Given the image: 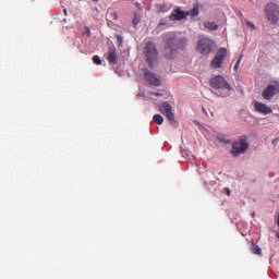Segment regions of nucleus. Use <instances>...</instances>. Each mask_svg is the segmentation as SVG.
Listing matches in <instances>:
<instances>
[{
	"mask_svg": "<svg viewBox=\"0 0 279 279\" xmlns=\"http://www.w3.org/2000/svg\"><path fill=\"white\" fill-rule=\"evenodd\" d=\"M107 61L109 64H118L119 58L117 57V48L111 46L108 50Z\"/></svg>",
	"mask_w": 279,
	"mask_h": 279,
	"instance_id": "f8f14e48",
	"label": "nucleus"
},
{
	"mask_svg": "<svg viewBox=\"0 0 279 279\" xmlns=\"http://www.w3.org/2000/svg\"><path fill=\"white\" fill-rule=\"evenodd\" d=\"M107 19L109 21H117V19H119V14L114 10L108 11L107 12Z\"/></svg>",
	"mask_w": 279,
	"mask_h": 279,
	"instance_id": "dca6fc26",
	"label": "nucleus"
},
{
	"mask_svg": "<svg viewBox=\"0 0 279 279\" xmlns=\"http://www.w3.org/2000/svg\"><path fill=\"white\" fill-rule=\"evenodd\" d=\"M150 95H154L155 97H161L162 94H160V93H150Z\"/></svg>",
	"mask_w": 279,
	"mask_h": 279,
	"instance_id": "393cba45",
	"label": "nucleus"
},
{
	"mask_svg": "<svg viewBox=\"0 0 279 279\" xmlns=\"http://www.w3.org/2000/svg\"><path fill=\"white\" fill-rule=\"evenodd\" d=\"M143 53L150 69H154V66L158 64V50L156 49V44L147 41L144 46Z\"/></svg>",
	"mask_w": 279,
	"mask_h": 279,
	"instance_id": "f03ea898",
	"label": "nucleus"
},
{
	"mask_svg": "<svg viewBox=\"0 0 279 279\" xmlns=\"http://www.w3.org/2000/svg\"><path fill=\"white\" fill-rule=\"evenodd\" d=\"M226 191H227V195H230V189H226Z\"/></svg>",
	"mask_w": 279,
	"mask_h": 279,
	"instance_id": "bb28decb",
	"label": "nucleus"
},
{
	"mask_svg": "<svg viewBox=\"0 0 279 279\" xmlns=\"http://www.w3.org/2000/svg\"><path fill=\"white\" fill-rule=\"evenodd\" d=\"M241 60H243V56H240V58L238 59V61H236V63H235V65L233 68L234 71H239V66L241 64Z\"/></svg>",
	"mask_w": 279,
	"mask_h": 279,
	"instance_id": "4be33fe9",
	"label": "nucleus"
},
{
	"mask_svg": "<svg viewBox=\"0 0 279 279\" xmlns=\"http://www.w3.org/2000/svg\"><path fill=\"white\" fill-rule=\"evenodd\" d=\"M93 62H94V64L101 65V59L99 58V56H94Z\"/></svg>",
	"mask_w": 279,
	"mask_h": 279,
	"instance_id": "412c9836",
	"label": "nucleus"
},
{
	"mask_svg": "<svg viewBox=\"0 0 279 279\" xmlns=\"http://www.w3.org/2000/svg\"><path fill=\"white\" fill-rule=\"evenodd\" d=\"M159 110L161 113L165 114V117L168 119V121H171V123H173V121H175V114L173 113V108L171 107V105L167 101H165L160 107Z\"/></svg>",
	"mask_w": 279,
	"mask_h": 279,
	"instance_id": "6e6552de",
	"label": "nucleus"
},
{
	"mask_svg": "<svg viewBox=\"0 0 279 279\" xmlns=\"http://www.w3.org/2000/svg\"><path fill=\"white\" fill-rule=\"evenodd\" d=\"M185 16H199V7L195 5L192 10L186 11Z\"/></svg>",
	"mask_w": 279,
	"mask_h": 279,
	"instance_id": "2eb2a0df",
	"label": "nucleus"
},
{
	"mask_svg": "<svg viewBox=\"0 0 279 279\" xmlns=\"http://www.w3.org/2000/svg\"><path fill=\"white\" fill-rule=\"evenodd\" d=\"M247 147H250V145L244 140H241L240 142L232 144L231 154L232 156H239L240 154L247 151Z\"/></svg>",
	"mask_w": 279,
	"mask_h": 279,
	"instance_id": "1a4fd4ad",
	"label": "nucleus"
},
{
	"mask_svg": "<svg viewBox=\"0 0 279 279\" xmlns=\"http://www.w3.org/2000/svg\"><path fill=\"white\" fill-rule=\"evenodd\" d=\"M266 17L271 25H276L279 21V7L278 4L270 2L266 5Z\"/></svg>",
	"mask_w": 279,
	"mask_h": 279,
	"instance_id": "20e7f679",
	"label": "nucleus"
},
{
	"mask_svg": "<svg viewBox=\"0 0 279 279\" xmlns=\"http://www.w3.org/2000/svg\"><path fill=\"white\" fill-rule=\"evenodd\" d=\"M153 121L154 123H157V125H162V123H165V118H162L160 114H155L153 117Z\"/></svg>",
	"mask_w": 279,
	"mask_h": 279,
	"instance_id": "f3484780",
	"label": "nucleus"
},
{
	"mask_svg": "<svg viewBox=\"0 0 279 279\" xmlns=\"http://www.w3.org/2000/svg\"><path fill=\"white\" fill-rule=\"evenodd\" d=\"M276 95H279V83L274 81L263 90L262 97L266 101H271Z\"/></svg>",
	"mask_w": 279,
	"mask_h": 279,
	"instance_id": "39448f33",
	"label": "nucleus"
},
{
	"mask_svg": "<svg viewBox=\"0 0 279 279\" xmlns=\"http://www.w3.org/2000/svg\"><path fill=\"white\" fill-rule=\"evenodd\" d=\"M144 77L146 82L149 84V86H160L161 84L160 77L156 76V74L149 71H146L144 73Z\"/></svg>",
	"mask_w": 279,
	"mask_h": 279,
	"instance_id": "9d476101",
	"label": "nucleus"
},
{
	"mask_svg": "<svg viewBox=\"0 0 279 279\" xmlns=\"http://www.w3.org/2000/svg\"><path fill=\"white\" fill-rule=\"evenodd\" d=\"M246 25H247V27H251L252 29L255 28L254 23H252V22H247Z\"/></svg>",
	"mask_w": 279,
	"mask_h": 279,
	"instance_id": "b1692460",
	"label": "nucleus"
},
{
	"mask_svg": "<svg viewBox=\"0 0 279 279\" xmlns=\"http://www.w3.org/2000/svg\"><path fill=\"white\" fill-rule=\"evenodd\" d=\"M204 27H206V29H210V32H217L219 29V25L215 22H204Z\"/></svg>",
	"mask_w": 279,
	"mask_h": 279,
	"instance_id": "4468645a",
	"label": "nucleus"
},
{
	"mask_svg": "<svg viewBox=\"0 0 279 279\" xmlns=\"http://www.w3.org/2000/svg\"><path fill=\"white\" fill-rule=\"evenodd\" d=\"M156 10L157 12H169V7H167V4L159 3L156 5Z\"/></svg>",
	"mask_w": 279,
	"mask_h": 279,
	"instance_id": "a211bd4d",
	"label": "nucleus"
},
{
	"mask_svg": "<svg viewBox=\"0 0 279 279\" xmlns=\"http://www.w3.org/2000/svg\"><path fill=\"white\" fill-rule=\"evenodd\" d=\"M210 86L216 90H232V86L230 85V83H228V81H226V78L221 75L213 77L210 80Z\"/></svg>",
	"mask_w": 279,
	"mask_h": 279,
	"instance_id": "423d86ee",
	"label": "nucleus"
},
{
	"mask_svg": "<svg viewBox=\"0 0 279 279\" xmlns=\"http://www.w3.org/2000/svg\"><path fill=\"white\" fill-rule=\"evenodd\" d=\"M203 112H206V109H205V108H203Z\"/></svg>",
	"mask_w": 279,
	"mask_h": 279,
	"instance_id": "c85d7f7f",
	"label": "nucleus"
},
{
	"mask_svg": "<svg viewBox=\"0 0 279 279\" xmlns=\"http://www.w3.org/2000/svg\"><path fill=\"white\" fill-rule=\"evenodd\" d=\"M253 254H257V256H260V254H263V250L260 248V246H253Z\"/></svg>",
	"mask_w": 279,
	"mask_h": 279,
	"instance_id": "aec40b11",
	"label": "nucleus"
},
{
	"mask_svg": "<svg viewBox=\"0 0 279 279\" xmlns=\"http://www.w3.org/2000/svg\"><path fill=\"white\" fill-rule=\"evenodd\" d=\"M186 19V12L182 11V9H175L170 14V21H184Z\"/></svg>",
	"mask_w": 279,
	"mask_h": 279,
	"instance_id": "ddd939ff",
	"label": "nucleus"
},
{
	"mask_svg": "<svg viewBox=\"0 0 279 279\" xmlns=\"http://www.w3.org/2000/svg\"><path fill=\"white\" fill-rule=\"evenodd\" d=\"M93 1H95L97 3L99 0H93Z\"/></svg>",
	"mask_w": 279,
	"mask_h": 279,
	"instance_id": "c756f323",
	"label": "nucleus"
},
{
	"mask_svg": "<svg viewBox=\"0 0 279 279\" xmlns=\"http://www.w3.org/2000/svg\"><path fill=\"white\" fill-rule=\"evenodd\" d=\"M278 239H279V233L277 234Z\"/></svg>",
	"mask_w": 279,
	"mask_h": 279,
	"instance_id": "2f4dec72",
	"label": "nucleus"
},
{
	"mask_svg": "<svg viewBox=\"0 0 279 279\" xmlns=\"http://www.w3.org/2000/svg\"><path fill=\"white\" fill-rule=\"evenodd\" d=\"M254 108L256 112H259V114H271V112H274L270 107H267L265 104L259 101H255Z\"/></svg>",
	"mask_w": 279,
	"mask_h": 279,
	"instance_id": "9b49d317",
	"label": "nucleus"
},
{
	"mask_svg": "<svg viewBox=\"0 0 279 279\" xmlns=\"http://www.w3.org/2000/svg\"><path fill=\"white\" fill-rule=\"evenodd\" d=\"M141 23V13H135L133 17V25L136 27Z\"/></svg>",
	"mask_w": 279,
	"mask_h": 279,
	"instance_id": "6ab92c4d",
	"label": "nucleus"
},
{
	"mask_svg": "<svg viewBox=\"0 0 279 279\" xmlns=\"http://www.w3.org/2000/svg\"><path fill=\"white\" fill-rule=\"evenodd\" d=\"M227 56H228V49L220 48L210 63L211 69H221V65L223 64V60H226Z\"/></svg>",
	"mask_w": 279,
	"mask_h": 279,
	"instance_id": "0eeeda50",
	"label": "nucleus"
},
{
	"mask_svg": "<svg viewBox=\"0 0 279 279\" xmlns=\"http://www.w3.org/2000/svg\"><path fill=\"white\" fill-rule=\"evenodd\" d=\"M213 47H215V41L208 37H205L198 40L196 51H198V53L202 56H209V53H213Z\"/></svg>",
	"mask_w": 279,
	"mask_h": 279,
	"instance_id": "7ed1b4c3",
	"label": "nucleus"
},
{
	"mask_svg": "<svg viewBox=\"0 0 279 279\" xmlns=\"http://www.w3.org/2000/svg\"><path fill=\"white\" fill-rule=\"evenodd\" d=\"M218 141L220 142V143H230V140H226L222 135H219L218 136Z\"/></svg>",
	"mask_w": 279,
	"mask_h": 279,
	"instance_id": "5701e85b",
	"label": "nucleus"
},
{
	"mask_svg": "<svg viewBox=\"0 0 279 279\" xmlns=\"http://www.w3.org/2000/svg\"><path fill=\"white\" fill-rule=\"evenodd\" d=\"M189 43L186 37L178 38V35L170 33L166 36L165 40V56L169 60L173 58V53L179 51V49H184Z\"/></svg>",
	"mask_w": 279,
	"mask_h": 279,
	"instance_id": "f257e3e1",
	"label": "nucleus"
},
{
	"mask_svg": "<svg viewBox=\"0 0 279 279\" xmlns=\"http://www.w3.org/2000/svg\"><path fill=\"white\" fill-rule=\"evenodd\" d=\"M118 43L121 45L123 43V37L118 36Z\"/></svg>",
	"mask_w": 279,
	"mask_h": 279,
	"instance_id": "a878e982",
	"label": "nucleus"
},
{
	"mask_svg": "<svg viewBox=\"0 0 279 279\" xmlns=\"http://www.w3.org/2000/svg\"><path fill=\"white\" fill-rule=\"evenodd\" d=\"M63 12H64V14H65V16H66V9H64Z\"/></svg>",
	"mask_w": 279,
	"mask_h": 279,
	"instance_id": "cd10ccee",
	"label": "nucleus"
},
{
	"mask_svg": "<svg viewBox=\"0 0 279 279\" xmlns=\"http://www.w3.org/2000/svg\"><path fill=\"white\" fill-rule=\"evenodd\" d=\"M136 7L138 8V7H140V4H138V3H136Z\"/></svg>",
	"mask_w": 279,
	"mask_h": 279,
	"instance_id": "7c9ffc66",
	"label": "nucleus"
}]
</instances>
